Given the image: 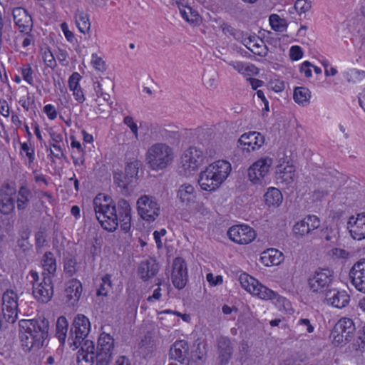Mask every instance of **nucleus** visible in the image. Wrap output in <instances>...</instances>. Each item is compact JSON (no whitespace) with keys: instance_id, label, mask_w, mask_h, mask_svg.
I'll list each match as a JSON object with an SVG mask.
<instances>
[{"instance_id":"4","label":"nucleus","mask_w":365,"mask_h":365,"mask_svg":"<svg viewBox=\"0 0 365 365\" xmlns=\"http://www.w3.org/2000/svg\"><path fill=\"white\" fill-rule=\"evenodd\" d=\"M175 158L173 149L163 143L152 145L145 154L146 162L150 169L158 171L165 169Z\"/></svg>"},{"instance_id":"57","label":"nucleus","mask_w":365,"mask_h":365,"mask_svg":"<svg viewBox=\"0 0 365 365\" xmlns=\"http://www.w3.org/2000/svg\"><path fill=\"white\" fill-rule=\"evenodd\" d=\"M43 112L50 120H54L58 116V111L56 107L51 103L46 104L43 106Z\"/></svg>"},{"instance_id":"41","label":"nucleus","mask_w":365,"mask_h":365,"mask_svg":"<svg viewBox=\"0 0 365 365\" xmlns=\"http://www.w3.org/2000/svg\"><path fill=\"white\" fill-rule=\"evenodd\" d=\"M343 76L349 83H357L365 78V71L355 68H349L343 73Z\"/></svg>"},{"instance_id":"42","label":"nucleus","mask_w":365,"mask_h":365,"mask_svg":"<svg viewBox=\"0 0 365 365\" xmlns=\"http://www.w3.org/2000/svg\"><path fill=\"white\" fill-rule=\"evenodd\" d=\"M20 155L25 164L30 167L35 159L34 148L27 143H21Z\"/></svg>"},{"instance_id":"55","label":"nucleus","mask_w":365,"mask_h":365,"mask_svg":"<svg viewBox=\"0 0 365 365\" xmlns=\"http://www.w3.org/2000/svg\"><path fill=\"white\" fill-rule=\"evenodd\" d=\"M23 79L30 85L34 83L33 71L30 65L24 66L21 69Z\"/></svg>"},{"instance_id":"59","label":"nucleus","mask_w":365,"mask_h":365,"mask_svg":"<svg viewBox=\"0 0 365 365\" xmlns=\"http://www.w3.org/2000/svg\"><path fill=\"white\" fill-rule=\"evenodd\" d=\"M206 279L211 287L220 285L223 283V277L222 275H215L212 273H208L206 275Z\"/></svg>"},{"instance_id":"64","label":"nucleus","mask_w":365,"mask_h":365,"mask_svg":"<svg viewBox=\"0 0 365 365\" xmlns=\"http://www.w3.org/2000/svg\"><path fill=\"white\" fill-rule=\"evenodd\" d=\"M357 346L359 350H360L362 352L365 351V325L363 327L362 329L359 333L357 340Z\"/></svg>"},{"instance_id":"9","label":"nucleus","mask_w":365,"mask_h":365,"mask_svg":"<svg viewBox=\"0 0 365 365\" xmlns=\"http://www.w3.org/2000/svg\"><path fill=\"white\" fill-rule=\"evenodd\" d=\"M136 204L139 216L148 222H154L160 215V206L153 196L142 195L138 199Z\"/></svg>"},{"instance_id":"16","label":"nucleus","mask_w":365,"mask_h":365,"mask_svg":"<svg viewBox=\"0 0 365 365\" xmlns=\"http://www.w3.org/2000/svg\"><path fill=\"white\" fill-rule=\"evenodd\" d=\"M140 162L136 158L131 159L125 166V180H122L123 173L115 171L113 175L114 182L120 188L128 190L136 180Z\"/></svg>"},{"instance_id":"47","label":"nucleus","mask_w":365,"mask_h":365,"mask_svg":"<svg viewBox=\"0 0 365 365\" xmlns=\"http://www.w3.org/2000/svg\"><path fill=\"white\" fill-rule=\"evenodd\" d=\"M42 59L44 64L48 68H54L56 66V61L53 54L48 48H46L43 50Z\"/></svg>"},{"instance_id":"27","label":"nucleus","mask_w":365,"mask_h":365,"mask_svg":"<svg viewBox=\"0 0 365 365\" xmlns=\"http://www.w3.org/2000/svg\"><path fill=\"white\" fill-rule=\"evenodd\" d=\"M14 21L21 32H28L32 28V19L28 11L22 7L12 11Z\"/></svg>"},{"instance_id":"38","label":"nucleus","mask_w":365,"mask_h":365,"mask_svg":"<svg viewBox=\"0 0 365 365\" xmlns=\"http://www.w3.org/2000/svg\"><path fill=\"white\" fill-rule=\"evenodd\" d=\"M272 292L274 294L268 299H261L262 300L268 301L270 300L275 305V307L279 311H284L286 312L290 313L292 311V305L289 301L285 297L279 295L277 292L272 290Z\"/></svg>"},{"instance_id":"8","label":"nucleus","mask_w":365,"mask_h":365,"mask_svg":"<svg viewBox=\"0 0 365 365\" xmlns=\"http://www.w3.org/2000/svg\"><path fill=\"white\" fill-rule=\"evenodd\" d=\"M91 331V322L83 314H77L72 323L71 335L68 338L69 346L75 350L81 344Z\"/></svg>"},{"instance_id":"10","label":"nucleus","mask_w":365,"mask_h":365,"mask_svg":"<svg viewBox=\"0 0 365 365\" xmlns=\"http://www.w3.org/2000/svg\"><path fill=\"white\" fill-rule=\"evenodd\" d=\"M238 280L242 289L258 299H268L274 294L272 289L246 272H242L239 275Z\"/></svg>"},{"instance_id":"51","label":"nucleus","mask_w":365,"mask_h":365,"mask_svg":"<svg viewBox=\"0 0 365 365\" xmlns=\"http://www.w3.org/2000/svg\"><path fill=\"white\" fill-rule=\"evenodd\" d=\"M289 56L293 61H297L302 59L304 56V51L299 46H292L289 51Z\"/></svg>"},{"instance_id":"44","label":"nucleus","mask_w":365,"mask_h":365,"mask_svg":"<svg viewBox=\"0 0 365 365\" xmlns=\"http://www.w3.org/2000/svg\"><path fill=\"white\" fill-rule=\"evenodd\" d=\"M91 66L100 73H103L107 69V65L101 53H93L91 56Z\"/></svg>"},{"instance_id":"62","label":"nucleus","mask_w":365,"mask_h":365,"mask_svg":"<svg viewBox=\"0 0 365 365\" xmlns=\"http://www.w3.org/2000/svg\"><path fill=\"white\" fill-rule=\"evenodd\" d=\"M124 123L130 128L132 133L137 138L138 137V128L133 118L130 116H125L123 120Z\"/></svg>"},{"instance_id":"58","label":"nucleus","mask_w":365,"mask_h":365,"mask_svg":"<svg viewBox=\"0 0 365 365\" xmlns=\"http://www.w3.org/2000/svg\"><path fill=\"white\" fill-rule=\"evenodd\" d=\"M297 325L301 327L302 331H306L311 334L314 331L315 327L308 319H300L297 322Z\"/></svg>"},{"instance_id":"19","label":"nucleus","mask_w":365,"mask_h":365,"mask_svg":"<svg viewBox=\"0 0 365 365\" xmlns=\"http://www.w3.org/2000/svg\"><path fill=\"white\" fill-rule=\"evenodd\" d=\"M3 315L9 323H14L18 316V295L14 290L6 291L2 297Z\"/></svg>"},{"instance_id":"49","label":"nucleus","mask_w":365,"mask_h":365,"mask_svg":"<svg viewBox=\"0 0 365 365\" xmlns=\"http://www.w3.org/2000/svg\"><path fill=\"white\" fill-rule=\"evenodd\" d=\"M81 79L82 77L78 72H74L69 76L68 86L70 91L81 88L80 86Z\"/></svg>"},{"instance_id":"1","label":"nucleus","mask_w":365,"mask_h":365,"mask_svg":"<svg viewBox=\"0 0 365 365\" xmlns=\"http://www.w3.org/2000/svg\"><path fill=\"white\" fill-rule=\"evenodd\" d=\"M93 207L96 217L103 229L113 232L120 225L123 232L130 230L131 209L127 201H119L116 207L109 195L100 193L93 200Z\"/></svg>"},{"instance_id":"13","label":"nucleus","mask_w":365,"mask_h":365,"mask_svg":"<svg viewBox=\"0 0 365 365\" xmlns=\"http://www.w3.org/2000/svg\"><path fill=\"white\" fill-rule=\"evenodd\" d=\"M229 239L233 242L246 245L252 243L257 237L254 228L245 223H240L230 227L227 230Z\"/></svg>"},{"instance_id":"60","label":"nucleus","mask_w":365,"mask_h":365,"mask_svg":"<svg viewBox=\"0 0 365 365\" xmlns=\"http://www.w3.org/2000/svg\"><path fill=\"white\" fill-rule=\"evenodd\" d=\"M109 275H106L102 278V284L101 288L97 291L98 295H106L108 292V288L110 287L111 282Z\"/></svg>"},{"instance_id":"35","label":"nucleus","mask_w":365,"mask_h":365,"mask_svg":"<svg viewBox=\"0 0 365 365\" xmlns=\"http://www.w3.org/2000/svg\"><path fill=\"white\" fill-rule=\"evenodd\" d=\"M219 359L222 364L228 362L231 356L232 347L228 338L221 336L218 340Z\"/></svg>"},{"instance_id":"15","label":"nucleus","mask_w":365,"mask_h":365,"mask_svg":"<svg viewBox=\"0 0 365 365\" xmlns=\"http://www.w3.org/2000/svg\"><path fill=\"white\" fill-rule=\"evenodd\" d=\"M321 220L315 215H307L297 220L292 226V233L297 238L304 237L311 234L320 226Z\"/></svg>"},{"instance_id":"28","label":"nucleus","mask_w":365,"mask_h":365,"mask_svg":"<svg viewBox=\"0 0 365 365\" xmlns=\"http://www.w3.org/2000/svg\"><path fill=\"white\" fill-rule=\"evenodd\" d=\"M159 265L154 259L142 261L137 270L138 275L143 281H148L156 275Z\"/></svg>"},{"instance_id":"29","label":"nucleus","mask_w":365,"mask_h":365,"mask_svg":"<svg viewBox=\"0 0 365 365\" xmlns=\"http://www.w3.org/2000/svg\"><path fill=\"white\" fill-rule=\"evenodd\" d=\"M284 261V255L274 248H269L260 254L259 262L265 267L277 266Z\"/></svg>"},{"instance_id":"5","label":"nucleus","mask_w":365,"mask_h":365,"mask_svg":"<svg viewBox=\"0 0 365 365\" xmlns=\"http://www.w3.org/2000/svg\"><path fill=\"white\" fill-rule=\"evenodd\" d=\"M274 159L262 156L253 162L247 169V179L254 185L264 186L270 183V174Z\"/></svg>"},{"instance_id":"53","label":"nucleus","mask_w":365,"mask_h":365,"mask_svg":"<svg viewBox=\"0 0 365 365\" xmlns=\"http://www.w3.org/2000/svg\"><path fill=\"white\" fill-rule=\"evenodd\" d=\"M165 314H173V315H176V316L180 317L181 319L184 322H190V319H191V317H190V314H181L179 312L172 311L170 309H165V310H163L162 312H158V319L163 320L164 317H163V315Z\"/></svg>"},{"instance_id":"23","label":"nucleus","mask_w":365,"mask_h":365,"mask_svg":"<svg viewBox=\"0 0 365 365\" xmlns=\"http://www.w3.org/2000/svg\"><path fill=\"white\" fill-rule=\"evenodd\" d=\"M347 229L353 239H365V215L357 214L351 216L347 222Z\"/></svg>"},{"instance_id":"40","label":"nucleus","mask_w":365,"mask_h":365,"mask_svg":"<svg viewBox=\"0 0 365 365\" xmlns=\"http://www.w3.org/2000/svg\"><path fill=\"white\" fill-rule=\"evenodd\" d=\"M75 23L78 31L86 34L90 30L91 24L87 14L78 11L75 15Z\"/></svg>"},{"instance_id":"46","label":"nucleus","mask_w":365,"mask_h":365,"mask_svg":"<svg viewBox=\"0 0 365 365\" xmlns=\"http://www.w3.org/2000/svg\"><path fill=\"white\" fill-rule=\"evenodd\" d=\"M42 267L48 274H53L56 269V262L51 252H46L42 259Z\"/></svg>"},{"instance_id":"45","label":"nucleus","mask_w":365,"mask_h":365,"mask_svg":"<svg viewBox=\"0 0 365 365\" xmlns=\"http://www.w3.org/2000/svg\"><path fill=\"white\" fill-rule=\"evenodd\" d=\"M31 197L30 190L25 186L20 187L17 195V207L19 210L26 208Z\"/></svg>"},{"instance_id":"20","label":"nucleus","mask_w":365,"mask_h":365,"mask_svg":"<svg viewBox=\"0 0 365 365\" xmlns=\"http://www.w3.org/2000/svg\"><path fill=\"white\" fill-rule=\"evenodd\" d=\"M324 302L331 307L342 309L349 303L350 296L344 289L330 287L324 293Z\"/></svg>"},{"instance_id":"30","label":"nucleus","mask_w":365,"mask_h":365,"mask_svg":"<svg viewBox=\"0 0 365 365\" xmlns=\"http://www.w3.org/2000/svg\"><path fill=\"white\" fill-rule=\"evenodd\" d=\"M82 284L81 282L76 279L70 280L66 287V295L68 303L71 305L76 304L81 295Z\"/></svg>"},{"instance_id":"33","label":"nucleus","mask_w":365,"mask_h":365,"mask_svg":"<svg viewBox=\"0 0 365 365\" xmlns=\"http://www.w3.org/2000/svg\"><path fill=\"white\" fill-rule=\"evenodd\" d=\"M244 44L255 55L262 56L267 53L266 46L263 41L257 36H254L245 39Z\"/></svg>"},{"instance_id":"34","label":"nucleus","mask_w":365,"mask_h":365,"mask_svg":"<svg viewBox=\"0 0 365 365\" xmlns=\"http://www.w3.org/2000/svg\"><path fill=\"white\" fill-rule=\"evenodd\" d=\"M312 93L308 88L297 86L293 91L294 101L301 106H307L309 104Z\"/></svg>"},{"instance_id":"52","label":"nucleus","mask_w":365,"mask_h":365,"mask_svg":"<svg viewBox=\"0 0 365 365\" xmlns=\"http://www.w3.org/2000/svg\"><path fill=\"white\" fill-rule=\"evenodd\" d=\"M61 29L66 38V39L71 43L74 44L77 42V38L75 34L70 31L68 25L66 22H63L60 25Z\"/></svg>"},{"instance_id":"6","label":"nucleus","mask_w":365,"mask_h":365,"mask_svg":"<svg viewBox=\"0 0 365 365\" xmlns=\"http://www.w3.org/2000/svg\"><path fill=\"white\" fill-rule=\"evenodd\" d=\"M205 161L203 151L194 146L185 150L180 158V172L185 177L193 175Z\"/></svg>"},{"instance_id":"24","label":"nucleus","mask_w":365,"mask_h":365,"mask_svg":"<svg viewBox=\"0 0 365 365\" xmlns=\"http://www.w3.org/2000/svg\"><path fill=\"white\" fill-rule=\"evenodd\" d=\"M16 190L13 186L6 185L0 190V212L4 215L11 213L14 209Z\"/></svg>"},{"instance_id":"21","label":"nucleus","mask_w":365,"mask_h":365,"mask_svg":"<svg viewBox=\"0 0 365 365\" xmlns=\"http://www.w3.org/2000/svg\"><path fill=\"white\" fill-rule=\"evenodd\" d=\"M172 282L173 285L180 289L187 282V269L185 260L182 257H176L173 260L172 271Z\"/></svg>"},{"instance_id":"2","label":"nucleus","mask_w":365,"mask_h":365,"mask_svg":"<svg viewBox=\"0 0 365 365\" xmlns=\"http://www.w3.org/2000/svg\"><path fill=\"white\" fill-rule=\"evenodd\" d=\"M231 171L230 162L225 160H215L200 173L198 185L203 191L215 192L226 181Z\"/></svg>"},{"instance_id":"31","label":"nucleus","mask_w":365,"mask_h":365,"mask_svg":"<svg viewBox=\"0 0 365 365\" xmlns=\"http://www.w3.org/2000/svg\"><path fill=\"white\" fill-rule=\"evenodd\" d=\"M264 202L269 207H278L283 201L281 191L275 187H269L264 195Z\"/></svg>"},{"instance_id":"14","label":"nucleus","mask_w":365,"mask_h":365,"mask_svg":"<svg viewBox=\"0 0 365 365\" xmlns=\"http://www.w3.org/2000/svg\"><path fill=\"white\" fill-rule=\"evenodd\" d=\"M265 142L264 135L257 131H248L242 134L237 145L245 153H251L259 150Z\"/></svg>"},{"instance_id":"3","label":"nucleus","mask_w":365,"mask_h":365,"mask_svg":"<svg viewBox=\"0 0 365 365\" xmlns=\"http://www.w3.org/2000/svg\"><path fill=\"white\" fill-rule=\"evenodd\" d=\"M21 341L24 351L40 349L48 336V327L43 321L22 319L19 322Z\"/></svg>"},{"instance_id":"63","label":"nucleus","mask_w":365,"mask_h":365,"mask_svg":"<svg viewBox=\"0 0 365 365\" xmlns=\"http://www.w3.org/2000/svg\"><path fill=\"white\" fill-rule=\"evenodd\" d=\"M76 262L74 259H67L64 262L65 270L70 274H73L76 272Z\"/></svg>"},{"instance_id":"50","label":"nucleus","mask_w":365,"mask_h":365,"mask_svg":"<svg viewBox=\"0 0 365 365\" xmlns=\"http://www.w3.org/2000/svg\"><path fill=\"white\" fill-rule=\"evenodd\" d=\"M324 235L327 241H331L334 242L338 239L339 228L336 225L327 227Z\"/></svg>"},{"instance_id":"17","label":"nucleus","mask_w":365,"mask_h":365,"mask_svg":"<svg viewBox=\"0 0 365 365\" xmlns=\"http://www.w3.org/2000/svg\"><path fill=\"white\" fill-rule=\"evenodd\" d=\"M114 339L111 335L102 333L98 337L97 346L98 365H108L113 353Z\"/></svg>"},{"instance_id":"32","label":"nucleus","mask_w":365,"mask_h":365,"mask_svg":"<svg viewBox=\"0 0 365 365\" xmlns=\"http://www.w3.org/2000/svg\"><path fill=\"white\" fill-rule=\"evenodd\" d=\"M230 65L244 77L251 78L258 75L259 70L254 64L243 61H231Z\"/></svg>"},{"instance_id":"61","label":"nucleus","mask_w":365,"mask_h":365,"mask_svg":"<svg viewBox=\"0 0 365 365\" xmlns=\"http://www.w3.org/2000/svg\"><path fill=\"white\" fill-rule=\"evenodd\" d=\"M312 67L313 65L310 62L307 61H304L299 68L301 74L304 75L306 78H310L312 76Z\"/></svg>"},{"instance_id":"26","label":"nucleus","mask_w":365,"mask_h":365,"mask_svg":"<svg viewBox=\"0 0 365 365\" xmlns=\"http://www.w3.org/2000/svg\"><path fill=\"white\" fill-rule=\"evenodd\" d=\"M197 192L195 186L190 183H183L176 192V198L184 206H190L196 202Z\"/></svg>"},{"instance_id":"39","label":"nucleus","mask_w":365,"mask_h":365,"mask_svg":"<svg viewBox=\"0 0 365 365\" xmlns=\"http://www.w3.org/2000/svg\"><path fill=\"white\" fill-rule=\"evenodd\" d=\"M68 329V322L66 318L63 316L58 317L56 324V335L61 345L66 342Z\"/></svg>"},{"instance_id":"43","label":"nucleus","mask_w":365,"mask_h":365,"mask_svg":"<svg viewBox=\"0 0 365 365\" xmlns=\"http://www.w3.org/2000/svg\"><path fill=\"white\" fill-rule=\"evenodd\" d=\"M269 22L271 28L277 32L284 31L288 26L287 21L285 19L280 17L277 14H272L269 16Z\"/></svg>"},{"instance_id":"18","label":"nucleus","mask_w":365,"mask_h":365,"mask_svg":"<svg viewBox=\"0 0 365 365\" xmlns=\"http://www.w3.org/2000/svg\"><path fill=\"white\" fill-rule=\"evenodd\" d=\"M275 179L278 183L290 186L297 179L294 165L286 160H279L274 170Z\"/></svg>"},{"instance_id":"22","label":"nucleus","mask_w":365,"mask_h":365,"mask_svg":"<svg viewBox=\"0 0 365 365\" xmlns=\"http://www.w3.org/2000/svg\"><path fill=\"white\" fill-rule=\"evenodd\" d=\"M349 276L355 289L365 294V258L354 264L350 269Z\"/></svg>"},{"instance_id":"56","label":"nucleus","mask_w":365,"mask_h":365,"mask_svg":"<svg viewBox=\"0 0 365 365\" xmlns=\"http://www.w3.org/2000/svg\"><path fill=\"white\" fill-rule=\"evenodd\" d=\"M166 234L167 230L165 228H161L159 230L154 231L153 235L158 249H161L163 247V238L166 235Z\"/></svg>"},{"instance_id":"7","label":"nucleus","mask_w":365,"mask_h":365,"mask_svg":"<svg viewBox=\"0 0 365 365\" xmlns=\"http://www.w3.org/2000/svg\"><path fill=\"white\" fill-rule=\"evenodd\" d=\"M355 331L353 320L348 317H342L333 327L330 339L334 346H342L353 339Z\"/></svg>"},{"instance_id":"12","label":"nucleus","mask_w":365,"mask_h":365,"mask_svg":"<svg viewBox=\"0 0 365 365\" xmlns=\"http://www.w3.org/2000/svg\"><path fill=\"white\" fill-rule=\"evenodd\" d=\"M333 279L334 277L331 270L328 269H318L309 275L308 286L313 292L325 293L330 288Z\"/></svg>"},{"instance_id":"36","label":"nucleus","mask_w":365,"mask_h":365,"mask_svg":"<svg viewBox=\"0 0 365 365\" xmlns=\"http://www.w3.org/2000/svg\"><path fill=\"white\" fill-rule=\"evenodd\" d=\"M179 11L182 19L187 22L193 25H198L201 22V17L198 12L190 6L184 4L180 6Z\"/></svg>"},{"instance_id":"37","label":"nucleus","mask_w":365,"mask_h":365,"mask_svg":"<svg viewBox=\"0 0 365 365\" xmlns=\"http://www.w3.org/2000/svg\"><path fill=\"white\" fill-rule=\"evenodd\" d=\"M187 344L184 340L177 341L170 349V358L187 359Z\"/></svg>"},{"instance_id":"25","label":"nucleus","mask_w":365,"mask_h":365,"mask_svg":"<svg viewBox=\"0 0 365 365\" xmlns=\"http://www.w3.org/2000/svg\"><path fill=\"white\" fill-rule=\"evenodd\" d=\"M95 359L98 362L97 351H96L94 343L92 341L86 340L78 351V364L92 365Z\"/></svg>"},{"instance_id":"11","label":"nucleus","mask_w":365,"mask_h":365,"mask_svg":"<svg viewBox=\"0 0 365 365\" xmlns=\"http://www.w3.org/2000/svg\"><path fill=\"white\" fill-rule=\"evenodd\" d=\"M31 282L33 284V295L38 302L46 303L51 299L53 289L49 277H44L38 282V274L35 271L30 272Z\"/></svg>"},{"instance_id":"48","label":"nucleus","mask_w":365,"mask_h":365,"mask_svg":"<svg viewBox=\"0 0 365 365\" xmlns=\"http://www.w3.org/2000/svg\"><path fill=\"white\" fill-rule=\"evenodd\" d=\"M269 87L275 93H279L284 90V81L277 76H274L269 82Z\"/></svg>"},{"instance_id":"54","label":"nucleus","mask_w":365,"mask_h":365,"mask_svg":"<svg viewBox=\"0 0 365 365\" xmlns=\"http://www.w3.org/2000/svg\"><path fill=\"white\" fill-rule=\"evenodd\" d=\"M311 8L309 0H297L294 4V9L299 14H304Z\"/></svg>"}]
</instances>
